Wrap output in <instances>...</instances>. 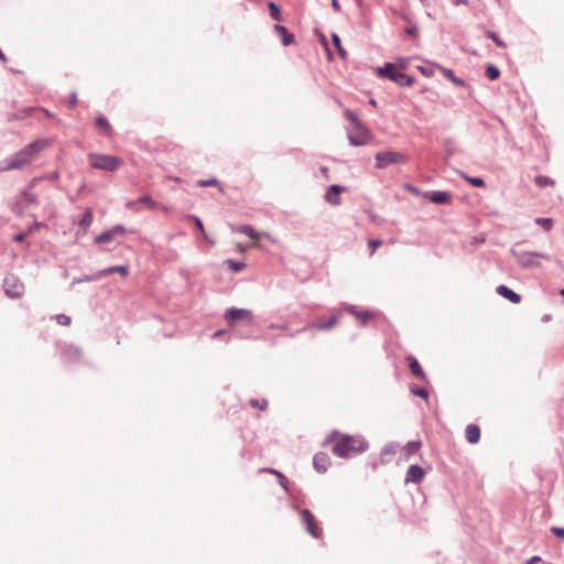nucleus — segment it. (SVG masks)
<instances>
[{
    "mask_svg": "<svg viewBox=\"0 0 564 564\" xmlns=\"http://www.w3.org/2000/svg\"><path fill=\"white\" fill-rule=\"evenodd\" d=\"M326 443H333V454L341 458L360 454L368 448V443L362 436L343 434L338 431H333L326 437Z\"/></svg>",
    "mask_w": 564,
    "mask_h": 564,
    "instance_id": "obj_1",
    "label": "nucleus"
},
{
    "mask_svg": "<svg viewBox=\"0 0 564 564\" xmlns=\"http://www.w3.org/2000/svg\"><path fill=\"white\" fill-rule=\"evenodd\" d=\"M50 145L48 140H36L7 160V165L1 171L19 170L33 162L36 155Z\"/></svg>",
    "mask_w": 564,
    "mask_h": 564,
    "instance_id": "obj_2",
    "label": "nucleus"
},
{
    "mask_svg": "<svg viewBox=\"0 0 564 564\" xmlns=\"http://www.w3.org/2000/svg\"><path fill=\"white\" fill-rule=\"evenodd\" d=\"M90 166L104 171H116L122 166L123 161L115 155L91 153L88 155Z\"/></svg>",
    "mask_w": 564,
    "mask_h": 564,
    "instance_id": "obj_3",
    "label": "nucleus"
},
{
    "mask_svg": "<svg viewBox=\"0 0 564 564\" xmlns=\"http://www.w3.org/2000/svg\"><path fill=\"white\" fill-rule=\"evenodd\" d=\"M378 75L388 77L400 86H412L414 79L397 68L394 64L387 63L383 67L378 68Z\"/></svg>",
    "mask_w": 564,
    "mask_h": 564,
    "instance_id": "obj_4",
    "label": "nucleus"
},
{
    "mask_svg": "<svg viewBox=\"0 0 564 564\" xmlns=\"http://www.w3.org/2000/svg\"><path fill=\"white\" fill-rule=\"evenodd\" d=\"M408 161V156L401 152L386 151L379 152L376 155V166L378 169H386L391 164H401Z\"/></svg>",
    "mask_w": 564,
    "mask_h": 564,
    "instance_id": "obj_5",
    "label": "nucleus"
},
{
    "mask_svg": "<svg viewBox=\"0 0 564 564\" xmlns=\"http://www.w3.org/2000/svg\"><path fill=\"white\" fill-rule=\"evenodd\" d=\"M345 117L351 122L352 127L357 130H360V138H357L352 134H349V141L354 145H362L367 142L368 139V132L362 126V123L359 121L357 115L351 110H346Z\"/></svg>",
    "mask_w": 564,
    "mask_h": 564,
    "instance_id": "obj_6",
    "label": "nucleus"
},
{
    "mask_svg": "<svg viewBox=\"0 0 564 564\" xmlns=\"http://www.w3.org/2000/svg\"><path fill=\"white\" fill-rule=\"evenodd\" d=\"M225 318L230 326L238 321H243L248 325L253 323L252 312L246 308H230L226 312Z\"/></svg>",
    "mask_w": 564,
    "mask_h": 564,
    "instance_id": "obj_7",
    "label": "nucleus"
},
{
    "mask_svg": "<svg viewBox=\"0 0 564 564\" xmlns=\"http://www.w3.org/2000/svg\"><path fill=\"white\" fill-rule=\"evenodd\" d=\"M3 288L4 293L11 299H20L24 293V284L14 275L4 279Z\"/></svg>",
    "mask_w": 564,
    "mask_h": 564,
    "instance_id": "obj_8",
    "label": "nucleus"
},
{
    "mask_svg": "<svg viewBox=\"0 0 564 564\" xmlns=\"http://www.w3.org/2000/svg\"><path fill=\"white\" fill-rule=\"evenodd\" d=\"M37 178H34L28 191H24L17 199L13 210L22 214L24 209H26L30 205L35 204L37 202L36 196L30 193V189L33 188L34 184L36 183Z\"/></svg>",
    "mask_w": 564,
    "mask_h": 564,
    "instance_id": "obj_9",
    "label": "nucleus"
},
{
    "mask_svg": "<svg viewBox=\"0 0 564 564\" xmlns=\"http://www.w3.org/2000/svg\"><path fill=\"white\" fill-rule=\"evenodd\" d=\"M301 518H302L303 523L306 527L307 532L312 536H314L316 539L322 536L323 530L318 527L314 514L310 510H306V509L303 510L301 512Z\"/></svg>",
    "mask_w": 564,
    "mask_h": 564,
    "instance_id": "obj_10",
    "label": "nucleus"
},
{
    "mask_svg": "<svg viewBox=\"0 0 564 564\" xmlns=\"http://www.w3.org/2000/svg\"><path fill=\"white\" fill-rule=\"evenodd\" d=\"M142 206L149 209H154L158 207V203L154 202L150 196L144 195L135 200H130L126 204V207L133 213H139Z\"/></svg>",
    "mask_w": 564,
    "mask_h": 564,
    "instance_id": "obj_11",
    "label": "nucleus"
},
{
    "mask_svg": "<svg viewBox=\"0 0 564 564\" xmlns=\"http://www.w3.org/2000/svg\"><path fill=\"white\" fill-rule=\"evenodd\" d=\"M124 234H126L124 227L121 225H117V226L112 227L111 229L98 235L95 238V242L98 245L108 243V242H111L117 236H121Z\"/></svg>",
    "mask_w": 564,
    "mask_h": 564,
    "instance_id": "obj_12",
    "label": "nucleus"
},
{
    "mask_svg": "<svg viewBox=\"0 0 564 564\" xmlns=\"http://www.w3.org/2000/svg\"><path fill=\"white\" fill-rule=\"evenodd\" d=\"M345 191L344 187L339 186V185H332L328 187V189L326 191L325 193V200L333 205V206H338L340 205L341 203V199H340V194Z\"/></svg>",
    "mask_w": 564,
    "mask_h": 564,
    "instance_id": "obj_13",
    "label": "nucleus"
},
{
    "mask_svg": "<svg viewBox=\"0 0 564 564\" xmlns=\"http://www.w3.org/2000/svg\"><path fill=\"white\" fill-rule=\"evenodd\" d=\"M425 476L424 469L419 465H411L406 471L405 482L419 484Z\"/></svg>",
    "mask_w": 564,
    "mask_h": 564,
    "instance_id": "obj_14",
    "label": "nucleus"
},
{
    "mask_svg": "<svg viewBox=\"0 0 564 564\" xmlns=\"http://www.w3.org/2000/svg\"><path fill=\"white\" fill-rule=\"evenodd\" d=\"M330 464V457L326 453L321 452L314 456L313 465L318 473L327 471Z\"/></svg>",
    "mask_w": 564,
    "mask_h": 564,
    "instance_id": "obj_15",
    "label": "nucleus"
},
{
    "mask_svg": "<svg viewBox=\"0 0 564 564\" xmlns=\"http://www.w3.org/2000/svg\"><path fill=\"white\" fill-rule=\"evenodd\" d=\"M112 273H119L121 274L123 278L128 276L129 274V269L128 267L126 265H116V267H110L108 269H105V270H101L99 272H97L94 276L95 280L97 279H100V278H104V276H107L109 274H112Z\"/></svg>",
    "mask_w": 564,
    "mask_h": 564,
    "instance_id": "obj_16",
    "label": "nucleus"
},
{
    "mask_svg": "<svg viewBox=\"0 0 564 564\" xmlns=\"http://www.w3.org/2000/svg\"><path fill=\"white\" fill-rule=\"evenodd\" d=\"M497 293L509 300L511 303L519 304L521 302V296L506 285H499L497 288Z\"/></svg>",
    "mask_w": 564,
    "mask_h": 564,
    "instance_id": "obj_17",
    "label": "nucleus"
},
{
    "mask_svg": "<svg viewBox=\"0 0 564 564\" xmlns=\"http://www.w3.org/2000/svg\"><path fill=\"white\" fill-rule=\"evenodd\" d=\"M406 361L409 364V368L413 376H415L416 378L422 379V380L426 379L425 372L423 371L422 367L420 366V364L415 357L408 356Z\"/></svg>",
    "mask_w": 564,
    "mask_h": 564,
    "instance_id": "obj_18",
    "label": "nucleus"
},
{
    "mask_svg": "<svg viewBox=\"0 0 564 564\" xmlns=\"http://www.w3.org/2000/svg\"><path fill=\"white\" fill-rule=\"evenodd\" d=\"M465 434L468 443L476 444L480 440V427L476 424H468Z\"/></svg>",
    "mask_w": 564,
    "mask_h": 564,
    "instance_id": "obj_19",
    "label": "nucleus"
},
{
    "mask_svg": "<svg viewBox=\"0 0 564 564\" xmlns=\"http://www.w3.org/2000/svg\"><path fill=\"white\" fill-rule=\"evenodd\" d=\"M236 230L238 232H240V234L247 235L248 237H250L254 241H258L262 236H265V237L269 238L268 234L257 232L251 226H248V225L239 226V227L236 228ZM253 246L254 247L258 246V242H256Z\"/></svg>",
    "mask_w": 564,
    "mask_h": 564,
    "instance_id": "obj_20",
    "label": "nucleus"
},
{
    "mask_svg": "<svg viewBox=\"0 0 564 564\" xmlns=\"http://www.w3.org/2000/svg\"><path fill=\"white\" fill-rule=\"evenodd\" d=\"M274 30L280 35L284 46H289L294 43V35L289 33L285 26L276 24Z\"/></svg>",
    "mask_w": 564,
    "mask_h": 564,
    "instance_id": "obj_21",
    "label": "nucleus"
},
{
    "mask_svg": "<svg viewBox=\"0 0 564 564\" xmlns=\"http://www.w3.org/2000/svg\"><path fill=\"white\" fill-rule=\"evenodd\" d=\"M93 219H94L93 209L87 208L78 223L79 229L82 230L83 235H85L87 232V229L91 225Z\"/></svg>",
    "mask_w": 564,
    "mask_h": 564,
    "instance_id": "obj_22",
    "label": "nucleus"
},
{
    "mask_svg": "<svg viewBox=\"0 0 564 564\" xmlns=\"http://www.w3.org/2000/svg\"><path fill=\"white\" fill-rule=\"evenodd\" d=\"M429 198L434 204H448L451 202V195L446 192H433Z\"/></svg>",
    "mask_w": 564,
    "mask_h": 564,
    "instance_id": "obj_23",
    "label": "nucleus"
},
{
    "mask_svg": "<svg viewBox=\"0 0 564 564\" xmlns=\"http://www.w3.org/2000/svg\"><path fill=\"white\" fill-rule=\"evenodd\" d=\"M95 124L98 129L102 130L107 135L112 134V127L104 116L97 117L95 120Z\"/></svg>",
    "mask_w": 564,
    "mask_h": 564,
    "instance_id": "obj_24",
    "label": "nucleus"
},
{
    "mask_svg": "<svg viewBox=\"0 0 564 564\" xmlns=\"http://www.w3.org/2000/svg\"><path fill=\"white\" fill-rule=\"evenodd\" d=\"M442 74L449 79L453 84L457 86H465V82L458 77H456L452 69L445 68L443 66H437Z\"/></svg>",
    "mask_w": 564,
    "mask_h": 564,
    "instance_id": "obj_25",
    "label": "nucleus"
},
{
    "mask_svg": "<svg viewBox=\"0 0 564 564\" xmlns=\"http://www.w3.org/2000/svg\"><path fill=\"white\" fill-rule=\"evenodd\" d=\"M268 8L270 11L271 18L275 21H281V19H282L281 10L273 1L268 3Z\"/></svg>",
    "mask_w": 564,
    "mask_h": 564,
    "instance_id": "obj_26",
    "label": "nucleus"
},
{
    "mask_svg": "<svg viewBox=\"0 0 564 564\" xmlns=\"http://www.w3.org/2000/svg\"><path fill=\"white\" fill-rule=\"evenodd\" d=\"M534 182L539 187L553 186L555 184L552 178L543 175L536 176Z\"/></svg>",
    "mask_w": 564,
    "mask_h": 564,
    "instance_id": "obj_27",
    "label": "nucleus"
},
{
    "mask_svg": "<svg viewBox=\"0 0 564 564\" xmlns=\"http://www.w3.org/2000/svg\"><path fill=\"white\" fill-rule=\"evenodd\" d=\"M225 264L230 270H232L235 272H239V271H241V270H243L246 268V263L245 262H238V261H234V260H226Z\"/></svg>",
    "mask_w": 564,
    "mask_h": 564,
    "instance_id": "obj_28",
    "label": "nucleus"
},
{
    "mask_svg": "<svg viewBox=\"0 0 564 564\" xmlns=\"http://www.w3.org/2000/svg\"><path fill=\"white\" fill-rule=\"evenodd\" d=\"M486 35H487L489 39H491L498 47H501V48H506V47H507L506 42H503V41L499 37V35H498L497 33H495V32H492V31H487V32H486Z\"/></svg>",
    "mask_w": 564,
    "mask_h": 564,
    "instance_id": "obj_29",
    "label": "nucleus"
},
{
    "mask_svg": "<svg viewBox=\"0 0 564 564\" xmlns=\"http://www.w3.org/2000/svg\"><path fill=\"white\" fill-rule=\"evenodd\" d=\"M486 76L490 79V80H496L499 78L500 76V70L494 66V65H489L487 68H486Z\"/></svg>",
    "mask_w": 564,
    "mask_h": 564,
    "instance_id": "obj_30",
    "label": "nucleus"
},
{
    "mask_svg": "<svg viewBox=\"0 0 564 564\" xmlns=\"http://www.w3.org/2000/svg\"><path fill=\"white\" fill-rule=\"evenodd\" d=\"M535 223L545 231H550L553 227V220L551 218H536Z\"/></svg>",
    "mask_w": 564,
    "mask_h": 564,
    "instance_id": "obj_31",
    "label": "nucleus"
},
{
    "mask_svg": "<svg viewBox=\"0 0 564 564\" xmlns=\"http://www.w3.org/2000/svg\"><path fill=\"white\" fill-rule=\"evenodd\" d=\"M420 447H421L420 442H410L404 447V452L408 456H410L412 454H415L420 449Z\"/></svg>",
    "mask_w": 564,
    "mask_h": 564,
    "instance_id": "obj_32",
    "label": "nucleus"
},
{
    "mask_svg": "<svg viewBox=\"0 0 564 564\" xmlns=\"http://www.w3.org/2000/svg\"><path fill=\"white\" fill-rule=\"evenodd\" d=\"M332 40H333V43L336 46L339 55L343 58H345L347 56V52L343 48L339 36L337 34H333Z\"/></svg>",
    "mask_w": 564,
    "mask_h": 564,
    "instance_id": "obj_33",
    "label": "nucleus"
},
{
    "mask_svg": "<svg viewBox=\"0 0 564 564\" xmlns=\"http://www.w3.org/2000/svg\"><path fill=\"white\" fill-rule=\"evenodd\" d=\"M250 405L254 409H259V410L263 411L268 408V401L264 399H262V400L251 399Z\"/></svg>",
    "mask_w": 564,
    "mask_h": 564,
    "instance_id": "obj_34",
    "label": "nucleus"
},
{
    "mask_svg": "<svg viewBox=\"0 0 564 564\" xmlns=\"http://www.w3.org/2000/svg\"><path fill=\"white\" fill-rule=\"evenodd\" d=\"M55 319L62 326H68L72 323V318L66 314H57Z\"/></svg>",
    "mask_w": 564,
    "mask_h": 564,
    "instance_id": "obj_35",
    "label": "nucleus"
},
{
    "mask_svg": "<svg viewBox=\"0 0 564 564\" xmlns=\"http://www.w3.org/2000/svg\"><path fill=\"white\" fill-rule=\"evenodd\" d=\"M382 243H383V242H382V240H380V239H370V240L368 241V246H369V249H370V256H372V254L376 252V250H377L379 247H381V246H382Z\"/></svg>",
    "mask_w": 564,
    "mask_h": 564,
    "instance_id": "obj_36",
    "label": "nucleus"
},
{
    "mask_svg": "<svg viewBox=\"0 0 564 564\" xmlns=\"http://www.w3.org/2000/svg\"><path fill=\"white\" fill-rule=\"evenodd\" d=\"M349 312L354 314L358 319H360L362 324H366L370 317L369 313L367 312L358 313L352 308H349Z\"/></svg>",
    "mask_w": 564,
    "mask_h": 564,
    "instance_id": "obj_37",
    "label": "nucleus"
},
{
    "mask_svg": "<svg viewBox=\"0 0 564 564\" xmlns=\"http://www.w3.org/2000/svg\"><path fill=\"white\" fill-rule=\"evenodd\" d=\"M411 391L413 394L421 397L425 400H427V398H429V392L423 388L412 387Z\"/></svg>",
    "mask_w": 564,
    "mask_h": 564,
    "instance_id": "obj_38",
    "label": "nucleus"
},
{
    "mask_svg": "<svg viewBox=\"0 0 564 564\" xmlns=\"http://www.w3.org/2000/svg\"><path fill=\"white\" fill-rule=\"evenodd\" d=\"M465 180L468 183H470L471 185L477 186V187H482L485 185L484 181L479 177L465 176Z\"/></svg>",
    "mask_w": 564,
    "mask_h": 564,
    "instance_id": "obj_39",
    "label": "nucleus"
},
{
    "mask_svg": "<svg viewBox=\"0 0 564 564\" xmlns=\"http://www.w3.org/2000/svg\"><path fill=\"white\" fill-rule=\"evenodd\" d=\"M308 327L317 329V330H322V329H327V324L322 321H316V322H313L312 324H310Z\"/></svg>",
    "mask_w": 564,
    "mask_h": 564,
    "instance_id": "obj_40",
    "label": "nucleus"
},
{
    "mask_svg": "<svg viewBox=\"0 0 564 564\" xmlns=\"http://www.w3.org/2000/svg\"><path fill=\"white\" fill-rule=\"evenodd\" d=\"M417 69L420 70V73L422 75H424L425 77H432L433 76V69L431 67H425V66H419Z\"/></svg>",
    "mask_w": 564,
    "mask_h": 564,
    "instance_id": "obj_41",
    "label": "nucleus"
},
{
    "mask_svg": "<svg viewBox=\"0 0 564 564\" xmlns=\"http://www.w3.org/2000/svg\"><path fill=\"white\" fill-rule=\"evenodd\" d=\"M198 184L202 187L216 186V185H218V181L215 178H210V180H206V181H200Z\"/></svg>",
    "mask_w": 564,
    "mask_h": 564,
    "instance_id": "obj_42",
    "label": "nucleus"
},
{
    "mask_svg": "<svg viewBox=\"0 0 564 564\" xmlns=\"http://www.w3.org/2000/svg\"><path fill=\"white\" fill-rule=\"evenodd\" d=\"M551 531L560 539L564 540V528L553 527Z\"/></svg>",
    "mask_w": 564,
    "mask_h": 564,
    "instance_id": "obj_43",
    "label": "nucleus"
},
{
    "mask_svg": "<svg viewBox=\"0 0 564 564\" xmlns=\"http://www.w3.org/2000/svg\"><path fill=\"white\" fill-rule=\"evenodd\" d=\"M326 324H327V329L335 326L337 324V317L336 316L329 317V319L326 322Z\"/></svg>",
    "mask_w": 564,
    "mask_h": 564,
    "instance_id": "obj_44",
    "label": "nucleus"
},
{
    "mask_svg": "<svg viewBox=\"0 0 564 564\" xmlns=\"http://www.w3.org/2000/svg\"><path fill=\"white\" fill-rule=\"evenodd\" d=\"M193 218H194V221H195L196 227H197L202 232H204V226H203L202 220H200L199 218H197V217H193Z\"/></svg>",
    "mask_w": 564,
    "mask_h": 564,
    "instance_id": "obj_45",
    "label": "nucleus"
},
{
    "mask_svg": "<svg viewBox=\"0 0 564 564\" xmlns=\"http://www.w3.org/2000/svg\"><path fill=\"white\" fill-rule=\"evenodd\" d=\"M25 234H19L14 237V240L18 241V242H22L24 239H25Z\"/></svg>",
    "mask_w": 564,
    "mask_h": 564,
    "instance_id": "obj_46",
    "label": "nucleus"
},
{
    "mask_svg": "<svg viewBox=\"0 0 564 564\" xmlns=\"http://www.w3.org/2000/svg\"><path fill=\"white\" fill-rule=\"evenodd\" d=\"M332 6H333V8H334L336 11H339V10H340V6H339L338 0H332Z\"/></svg>",
    "mask_w": 564,
    "mask_h": 564,
    "instance_id": "obj_47",
    "label": "nucleus"
},
{
    "mask_svg": "<svg viewBox=\"0 0 564 564\" xmlns=\"http://www.w3.org/2000/svg\"><path fill=\"white\" fill-rule=\"evenodd\" d=\"M349 134H352V135H355V137H357V138H360V130H357L356 128H354V129L349 132Z\"/></svg>",
    "mask_w": 564,
    "mask_h": 564,
    "instance_id": "obj_48",
    "label": "nucleus"
},
{
    "mask_svg": "<svg viewBox=\"0 0 564 564\" xmlns=\"http://www.w3.org/2000/svg\"><path fill=\"white\" fill-rule=\"evenodd\" d=\"M268 471H269V473H271V474H274V475L279 476L282 480H285L284 476H283L282 474H280L279 471L273 470V469H269Z\"/></svg>",
    "mask_w": 564,
    "mask_h": 564,
    "instance_id": "obj_49",
    "label": "nucleus"
},
{
    "mask_svg": "<svg viewBox=\"0 0 564 564\" xmlns=\"http://www.w3.org/2000/svg\"><path fill=\"white\" fill-rule=\"evenodd\" d=\"M539 561H541V558L539 556H533L532 558H530L528 561V564H534V563H538Z\"/></svg>",
    "mask_w": 564,
    "mask_h": 564,
    "instance_id": "obj_50",
    "label": "nucleus"
},
{
    "mask_svg": "<svg viewBox=\"0 0 564 564\" xmlns=\"http://www.w3.org/2000/svg\"><path fill=\"white\" fill-rule=\"evenodd\" d=\"M237 249L239 252L243 253L246 251V247H243L241 243L237 245Z\"/></svg>",
    "mask_w": 564,
    "mask_h": 564,
    "instance_id": "obj_51",
    "label": "nucleus"
},
{
    "mask_svg": "<svg viewBox=\"0 0 564 564\" xmlns=\"http://www.w3.org/2000/svg\"><path fill=\"white\" fill-rule=\"evenodd\" d=\"M0 59H2V61H4V62L7 61V57H6V55L2 53V51H1V50H0Z\"/></svg>",
    "mask_w": 564,
    "mask_h": 564,
    "instance_id": "obj_52",
    "label": "nucleus"
},
{
    "mask_svg": "<svg viewBox=\"0 0 564 564\" xmlns=\"http://www.w3.org/2000/svg\"><path fill=\"white\" fill-rule=\"evenodd\" d=\"M322 171H323V174H324L325 176H327V172H328L327 167H324Z\"/></svg>",
    "mask_w": 564,
    "mask_h": 564,
    "instance_id": "obj_53",
    "label": "nucleus"
},
{
    "mask_svg": "<svg viewBox=\"0 0 564 564\" xmlns=\"http://www.w3.org/2000/svg\"><path fill=\"white\" fill-rule=\"evenodd\" d=\"M560 294L564 296V288L560 291Z\"/></svg>",
    "mask_w": 564,
    "mask_h": 564,
    "instance_id": "obj_54",
    "label": "nucleus"
},
{
    "mask_svg": "<svg viewBox=\"0 0 564 564\" xmlns=\"http://www.w3.org/2000/svg\"><path fill=\"white\" fill-rule=\"evenodd\" d=\"M400 67H401V68H404V67H405V63H402V64L400 65Z\"/></svg>",
    "mask_w": 564,
    "mask_h": 564,
    "instance_id": "obj_55",
    "label": "nucleus"
},
{
    "mask_svg": "<svg viewBox=\"0 0 564 564\" xmlns=\"http://www.w3.org/2000/svg\"><path fill=\"white\" fill-rule=\"evenodd\" d=\"M75 102H76V97H74V98L72 99V104H75Z\"/></svg>",
    "mask_w": 564,
    "mask_h": 564,
    "instance_id": "obj_56",
    "label": "nucleus"
}]
</instances>
